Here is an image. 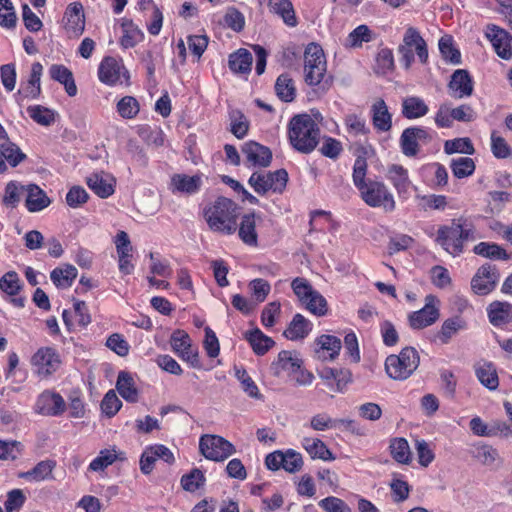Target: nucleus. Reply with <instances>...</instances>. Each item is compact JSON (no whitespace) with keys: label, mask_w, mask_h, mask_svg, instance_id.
I'll return each instance as SVG.
<instances>
[{"label":"nucleus","mask_w":512,"mask_h":512,"mask_svg":"<svg viewBox=\"0 0 512 512\" xmlns=\"http://www.w3.org/2000/svg\"><path fill=\"white\" fill-rule=\"evenodd\" d=\"M205 220L213 232L232 235L238 227V206L231 199L219 197L205 209Z\"/></svg>","instance_id":"1"},{"label":"nucleus","mask_w":512,"mask_h":512,"mask_svg":"<svg viewBox=\"0 0 512 512\" xmlns=\"http://www.w3.org/2000/svg\"><path fill=\"white\" fill-rule=\"evenodd\" d=\"M288 136L291 145L297 151L308 154L318 145L320 128L308 114H299L292 117L288 125Z\"/></svg>","instance_id":"2"},{"label":"nucleus","mask_w":512,"mask_h":512,"mask_svg":"<svg viewBox=\"0 0 512 512\" xmlns=\"http://www.w3.org/2000/svg\"><path fill=\"white\" fill-rule=\"evenodd\" d=\"M473 239L474 226L462 217L453 219L450 225L441 226L436 237L437 243L453 256L461 254L464 242Z\"/></svg>","instance_id":"3"},{"label":"nucleus","mask_w":512,"mask_h":512,"mask_svg":"<svg viewBox=\"0 0 512 512\" xmlns=\"http://www.w3.org/2000/svg\"><path fill=\"white\" fill-rule=\"evenodd\" d=\"M327 62L323 49L316 43H310L304 52V80L309 86L320 85L323 91H327L333 77L326 76Z\"/></svg>","instance_id":"4"},{"label":"nucleus","mask_w":512,"mask_h":512,"mask_svg":"<svg viewBox=\"0 0 512 512\" xmlns=\"http://www.w3.org/2000/svg\"><path fill=\"white\" fill-rule=\"evenodd\" d=\"M420 357L413 347H405L398 355H389L385 360L387 375L393 380H406L418 368Z\"/></svg>","instance_id":"5"},{"label":"nucleus","mask_w":512,"mask_h":512,"mask_svg":"<svg viewBox=\"0 0 512 512\" xmlns=\"http://www.w3.org/2000/svg\"><path fill=\"white\" fill-rule=\"evenodd\" d=\"M288 182V173L285 169H279L274 172L257 171L254 172L249 180V185L259 195H265L267 192L282 193Z\"/></svg>","instance_id":"6"},{"label":"nucleus","mask_w":512,"mask_h":512,"mask_svg":"<svg viewBox=\"0 0 512 512\" xmlns=\"http://www.w3.org/2000/svg\"><path fill=\"white\" fill-rule=\"evenodd\" d=\"M361 198L370 207H382L391 212L395 209V200L386 185L380 181H368L360 190Z\"/></svg>","instance_id":"7"},{"label":"nucleus","mask_w":512,"mask_h":512,"mask_svg":"<svg viewBox=\"0 0 512 512\" xmlns=\"http://www.w3.org/2000/svg\"><path fill=\"white\" fill-rule=\"evenodd\" d=\"M201 454L208 460L220 462L235 453V447L218 435H203L199 440Z\"/></svg>","instance_id":"8"},{"label":"nucleus","mask_w":512,"mask_h":512,"mask_svg":"<svg viewBox=\"0 0 512 512\" xmlns=\"http://www.w3.org/2000/svg\"><path fill=\"white\" fill-rule=\"evenodd\" d=\"M439 316V300L436 296L429 294L425 297V306L409 315V325L413 329H423L434 324Z\"/></svg>","instance_id":"9"},{"label":"nucleus","mask_w":512,"mask_h":512,"mask_svg":"<svg viewBox=\"0 0 512 512\" xmlns=\"http://www.w3.org/2000/svg\"><path fill=\"white\" fill-rule=\"evenodd\" d=\"M31 363L39 376L47 377L56 372L61 360L54 348L42 347L32 356Z\"/></svg>","instance_id":"10"},{"label":"nucleus","mask_w":512,"mask_h":512,"mask_svg":"<svg viewBox=\"0 0 512 512\" xmlns=\"http://www.w3.org/2000/svg\"><path fill=\"white\" fill-rule=\"evenodd\" d=\"M499 272L494 265H482L471 280V287L478 295H487L492 292L498 281Z\"/></svg>","instance_id":"11"},{"label":"nucleus","mask_w":512,"mask_h":512,"mask_svg":"<svg viewBox=\"0 0 512 512\" xmlns=\"http://www.w3.org/2000/svg\"><path fill=\"white\" fill-rule=\"evenodd\" d=\"M66 410L63 397L56 392L45 390L37 398L35 411L45 416H59Z\"/></svg>","instance_id":"12"},{"label":"nucleus","mask_w":512,"mask_h":512,"mask_svg":"<svg viewBox=\"0 0 512 512\" xmlns=\"http://www.w3.org/2000/svg\"><path fill=\"white\" fill-rule=\"evenodd\" d=\"M431 140L428 131L422 127L406 128L400 137L402 153L407 157H414L419 152V142L427 143Z\"/></svg>","instance_id":"13"},{"label":"nucleus","mask_w":512,"mask_h":512,"mask_svg":"<svg viewBox=\"0 0 512 512\" xmlns=\"http://www.w3.org/2000/svg\"><path fill=\"white\" fill-rule=\"evenodd\" d=\"M65 29L70 38H77L85 30L84 8L80 2H73L68 5L65 12Z\"/></svg>","instance_id":"14"},{"label":"nucleus","mask_w":512,"mask_h":512,"mask_svg":"<svg viewBox=\"0 0 512 512\" xmlns=\"http://www.w3.org/2000/svg\"><path fill=\"white\" fill-rule=\"evenodd\" d=\"M262 220L255 212L244 214L237 227L238 236L241 241L250 247L258 246L257 223Z\"/></svg>","instance_id":"15"},{"label":"nucleus","mask_w":512,"mask_h":512,"mask_svg":"<svg viewBox=\"0 0 512 512\" xmlns=\"http://www.w3.org/2000/svg\"><path fill=\"white\" fill-rule=\"evenodd\" d=\"M450 95L455 99L469 97L473 93V81L467 70L458 69L451 75L448 84Z\"/></svg>","instance_id":"16"},{"label":"nucleus","mask_w":512,"mask_h":512,"mask_svg":"<svg viewBox=\"0 0 512 512\" xmlns=\"http://www.w3.org/2000/svg\"><path fill=\"white\" fill-rule=\"evenodd\" d=\"M247 162L252 166L267 167L272 160L271 150L255 141H249L242 147Z\"/></svg>","instance_id":"17"},{"label":"nucleus","mask_w":512,"mask_h":512,"mask_svg":"<svg viewBox=\"0 0 512 512\" xmlns=\"http://www.w3.org/2000/svg\"><path fill=\"white\" fill-rule=\"evenodd\" d=\"M487 37L490 38L499 57L505 60L512 58V36L506 30L493 26Z\"/></svg>","instance_id":"18"},{"label":"nucleus","mask_w":512,"mask_h":512,"mask_svg":"<svg viewBox=\"0 0 512 512\" xmlns=\"http://www.w3.org/2000/svg\"><path fill=\"white\" fill-rule=\"evenodd\" d=\"M315 353L318 359L334 360L338 355L342 347L341 340L333 335H321L316 339Z\"/></svg>","instance_id":"19"},{"label":"nucleus","mask_w":512,"mask_h":512,"mask_svg":"<svg viewBox=\"0 0 512 512\" xmlns=\"http://www.w3.org/2000/svg\"><path fill=\"white\" fill-rule=\"evenodd\" d=\"M21 190L27 192L25 206L29 212H39L51 204L45 191L35 184L21 186Z\"/></svg>","instance_id":"20"},{"label":"nucleus","mask_w":512,"mask_h":512,"mask_svg":"<svg viewBox=\"0 0 512 512\" xmlns=\"http://www.w3.org/2000/svg\"><path fill=\"white\" fill-rule=\"evenodd\" d=\"M387 179L393 185L399 196L406 195L412 183L409 179L408 170L399 164L388 166Z\"/></svg>","instance_id":"21"},{"label":"nucleus","mask_w":512,"mask_h":512,"mask_svg":"<svg viewBox=\"0 0 512 512\" xmlns=\"http://www.w3.org/2000/svg\"><path fill=\"white\" fill-rule=\"evenodd\" d=\"M86 183L101 198H107L114 193V178L104 172L91 174Z\"/></svg>","instance_id":"22"},{"label":"nucleus","mask_w":512,"mask_h":512,"mask_svg":"<svg viewBox=\"0 0 512 512\" xmlns=\"http://www.w3.org/2000/svg\"><path fill=\"white\" fill-rule=\"evenodd\" d=\"M372 123L374 128L380 132H387L392 128V115L383 99L376 100L372 107Z\"/></svg>","instance_id":"23"},{"label":"nucleus","mask_w":512,"mask_h":512,"mask_svg":"<svg viewBox=\"0 0 512 512\" xmlns=\"http://www.w3.org/2000/svg\"><path fill=\"white\" fill-rule=\"evenodd\" d=\"M487 310L493 326L501 327L512 322V304L508 302L494 301Z\"/></svg>","instance_id":"24"},{"label":"nucleus","mask_w":512,"mask_h":512,"mask_svg":"<svg viewBox=\"0 0 512 512\" xmlns=\"http://www.w3.org/2000/svg\"><path fill=\"white\" fill-rule=\"evenodd\" d=\"M116 389L121 397L130 403H136L139 392L132 375L126 371H120L117 377Z\"/></svg>","instance_id":"25"},{"label":"nucleus","mask_w":512,"mask_h":512,"mask_svg":"<svg viewBox=\"0 0 512 512\" xmlns=\"http://www.w3.org/2000/svg\"><path fill=\"white\" fill-rule=\"evenodd\" d=\"M121 64L113 57H105L98 68V77L102 83L113 85L120 79Z\"/></svg>","instance_id":"26"},{"label":"nucleus","mask_w":512,"mask_h":512,"mask_svg":"<svg viewBox=\"0 0 512 512\" xmlns=\"http://www.w3.org/2000/svg\"><path fill=\"white\" fill-rule=\"evenodd\" d=\"M43 66L39 62H35L31 66L30 77L25 85H22L18 93L24 98L35 99L40 95V78L42 75Z\"/></svg>","instance_id":"27"},{"label":"nucleus","mask_w":512,"mask_h":512,"mask_svg":"<svg viewBox=\"0 0 512 512\" xmlns=\"http://www.w3.org/2000/svg\"><path fill=\"white\" fill-rule=\"evenodd\" d=\"M56 467V462L53 460H43L36 464L34 468L26 472H20L19 478L28 481L40 482L47 479H53L52 472Z\"/></svg>","instance_id":"28"},{"label":"nucleus","mask_w":512,"mask_h":512,"mask_svg":"<svg viewBox=\"0 0 512 512\" xmlns=\"http://www.w3.org/2000/svg\"><path fill=\"white\" fill-rule=\"evenodd\" d=\"M409 48L415 47L416 54L422 63H426L428 59L427 45L420 33L414 28L409 27L403 37V43Z\"/></svg>","instance_id":"29"},{"label":"nucleus","mask_w":512,"mask_h":512,"mask_svg":"<svg viewBox=\"0 0 512 512\" xmlns=\"http://www.w3.org/2000/svg\"><path fill=\"white\" fill-rule=\"evenodd\" d=\"M245 337L257 355L266 354L275 344L274 340L265 335L259 328L247 332Z\"/></svg>","instance_id":"30"},{"label":"nucleus","mask_w":512,"mask_h":512,"mask_svg":"<svg viewBox=\"0 0 512 512\" xmlns=\"http://www.w3.org/2000/svg\"><path fill=\"white\" fill-rule=\"evenodd\" d=\"M311 331L310 322L301 314H296L283 335L289 340L305 338Z\"/></svg>","instance_id":"31"},{"label":"nucleus","mask_w":512,"mask_h":512,"mask_svg":"<svg viewBox=\"0 0 512 512\" xmlns=\"http://www.w3.org/2000/svg\"><path fill=\"white\" fill-rule=\"evenodd\" d=\"M300 366H302L301 359L294 357L292 352L283 350L278 354L277 361L272 363L271 369L274 375L279 376L283 370L292 373L299 370Z\"/></svg>","instance_id":"32"},{"label":"nucleus","mask_w":512,"mask_h":512,"mask_svg":"<svg viewBox=\"0 0 512 512\" xmlns=\"http://www.w3.org/2000/svg\"><path fill=\"white\" fill-rule=\"evenodd\" d=\"M201 182V176L199 175L175 174L171 178L173 190L187 194L196 193L200 189Z\"/></svg>","instance_id":"33"},{"label":"nucleus","mask_w":512,"mask_h":512,"mask_svg":"<svg viewBox=\"0 0 512 512\" xmlns=\"http://www.w3.org/2000/svg\"><path fill=\"white\" fill-rule=\"evenodd\" d=\"M465 321L460 317H453L446 319L440 331L435 335V341H439L441 344H448L453 336H455L458 331L465 328Z\"/></svg>","instance_id":"34"},{"label":"nucleus","mask_w":512,"mask_h":512,"mask_svg":"<svg viewBox=\"0 0 512 512\" xmlns=\"http://www.w3.org/2000/svg\"><path fill=\"white\" fill-rule=\"evenodd\" d=\"M429 111L428 106L419 97H407L402 102V114L407 119H416L425 116Z\"/></svg>","instance_id":"35"},{"label":"nucleus","mask_w":512,"mask_h":512,"mask_svg":"<svg viewBox=\"0 0 512 512\" xmlns=\"http://www.w3.org/2000/svg\"><path fill=\"white\" fill-rule=\"evenodd\" d=\"M252 54L241 48L229 56V68L235 73H248L251 71Z\"/></svg>","instance_id":"36"},{"label":"nucleus","mask_w":512,"mask_h":512,"mask_svg":"<svg viewBox=\"0 0 512 512\" xmlns=\"http://www.w3.org/2000/svg\"><path fill=\"white\" fill-rule=\"evenodd\" d=\"M303 447L313 459L318 458L324 461L335 459L332 452L320 439L304 438Z\"/></svg>","instance_id":"37"},{"label":"nucleus","mask_w":512,"mask_h":512,"mask_svg":"<svg viewBox=\"0 0 512 512\" xmlns=\"http://www.w3.org/2000/svg\"><path fill=\"white\" fill-rule=\"evenodd\" d=\"M392 458L400 464H409L412 460V454L409 443L405 438H394L389 445Z\"/></svg>","instance_id":"38"},{"label":"nucleus","mask_w":512,"mask_h":512,"mask_svg":"<svg viewBox=\"0 0 512 512\" xmlns=\"http://www.w3.org/2000/svg\"><path fill=\"white\" fill-rule=\"evenodd\" d=\"M475 373L478 380L489 390H496L499 385V379L496 369L491 363H483L476 366Z\"/></svg>","instance_id":"39"},{"label":"nucleus","mask_w":512,"mask_h":512,"mask_svg":"<svg viewBox=\"0 0 512 512\" xmlns=\"http://www.w3.org/2000/svg\"><path fill=\"white\" fill-rule=\"evenodd\" d=\"M3 140L4 142L0 143V152L4 160L12 167L18 166L26 159V154L15 143L11 142L8 137Z\"/></svg>","instance_id":"40"},{"label":"nucleus","mask_w":512,"mask_h":512,"mask_svg":"<svg viewBox=\"0 0 512 512\" xmlns=\"http://www.w3.org/2000/svg\"><path fill=\"white\" fill-rule=\"evenodd\" d=\"M474 253L489 259L508 260L510 256L496 243L480 242L474 246Z\"/></svg>","instance_id":"41"},{"label":"nucleus","mask_w":512,"mask_h":512,"mask_svg":"<svg viewBox=\"0 0 512 512\" xmlns=\"http://www.w3.org/2000/svg\"><path fill=\"white\" fill-rule=\"evenodd\" d=\"M77 277V269L73 265H66L64 268H55L50 278L57 287L68 288Z\"/></svg>","instance_id":"42"},{"label":"nucleus","mask_w":512,"mask_h":512,"mask_svg":"<svg viewBox=\"0 0 512 512\" xmlns=\"http://www.w3.org/2000/svg\"><path fill=\"white\" fill-rule=\"evenodd\" d=\"M122 28L123 35L121 37L120 44L123 48H132L142 41L144 35L132 21H124L122 23Z\"/></svg>","instance_id":"43"},{"label":"nucleus","mask_w":512,"mask_h":512,"mask_svg":"<svg viewBox=\"0 0 512 512\" xmlns=\"http://www.w3.org/2000/svg\"><path fill=\"white\" fill-rule=\"evenodd\" d=\"M277 96L285 101L291 102L295 97V87L292 78L288 74H281L275 83Z\"/></svg>","instance_id":"44"},{"label":"nucleus","mask_w":512,"mask_h":512,"mask_svg":"<svg viewBox=\"0 0 512 512\" xmlns=\"http://www.w3.org/2000/svg\"><path fill=\"white\" fill-rule=\"evenodd\" d=\"M271 11L279 15L286 25L290 27H295L297 25V18L290 0H279L278 2H275Z\"/></svg>","instance_id":"45"},{"label":"nucleus","mask_w":512,"mask_h":512,"mask_svg":"<svg viewBox=\"0 0 512 512\" xmlns=\"http://www.w3.org/2000/svg\"><path fill=\"white\" fill-rule=\"evenodd\" d=\"M452 173L456 178H465L472 175L475 171V162L469 157H459L451 160Z\"/></svg>","instance_id":"46"},{"label":"nucleus","mask_w":512,"mask_h":512,"mask_svg":"<svg viewBox=\"0 0 512 512\" xmlns=\"http://www.w3.org/2000/svg\"><path fill=\"white\" fill-rule=\"evenodd\" d=\"M444 151L446 154L451 155L454 153H463L472 155L475 152L473 144L469 138H456L447 140L444 144Z\"/></svg>","instance_id":"47"},{"label":"nucleus","mask_w":512,"mask_h":512,"mask_svg":"<svg viewBox=\"0 0 512 512\" xmlns=\"http://www.w3.org/2000/svg\"><path fill=\"white\" fill-rule=\"evenodd\" d=\"M27 111L30 117L42 126H50L55 121V113L53 110L41 105L29 106Z\"/></svg>","instance_id":"48"},{"label":"nucleus","mask_w":512,"mask_h":512,"mask_svg":"<svg viewBox=\"0 0 512 512\" xmlns=\"http://www.w3.org/2000/svg\"><path fill=\"white\" fill-rule=\"evenodd\" d=\"M140 111V105L136 98L125 96L117 103V112L124 119H133Z\"/></svg>","instance_id":"49"},{"label":"nucleus","mask_w":512,"mask_h":512,"mask_svg":"<svg viewBox=\"0 0 512 512\" xmlns=\"http://www.w3.org/2000/svg\"><path fill=\"white\" fill-rule=\"evenodd\" d=\"M0 290L9 296H16L21 290V282L15 271H9L0 278Z\"/></svg>","instance_id":"50"},{"label":"nucleus","mask_w":512,"mask_h":512,"mask_svg":"<svg viewBox=\"0 0 512 512\" xmlns=\"http://www.w3.org/2000/svg\"><path fill=\"white\" fill-rule=\"evenodd\" d=\"M394 69L393 52L389 48L381 49L376 56L375 72L385 75Z\"/></svg>","instance_id":"51"},{"label":"nucleus","mask_w":512,"mask_h":512,"mask_svg":"<svg viewBox=\"0 0 512 512\" xmlns=\"http://www.w3.org/2000/svg\"><path fill=\"white\" fill-rule=\"evenodd\" d=\"M205 483V476L201 470L195 468L190 473L181 477V485L184 490L195 492Z\"/></svg>","instance_id":"52"},{"label":"nucleus","mask_w":512,"mask_h":512,"mask_svg":"<svg viewBox=\"0 0 512 512\" xmlns=\"http://www.w3.org/2000/svg\"><path fill=\"white\" fill-rule=\"evenodd\" d=\"M304 305L316 316H324L328 311L326 299L317 290L304 302Z\"/></svg>","instance_id":"53"},{"label":"nucleus","mask_w":512,"mask_h":512,"mask_svg":"<svg viewBox=\"0 0 512 512\" xmlns=\"http://www.w3.org/2000/svg\"><path fill=\"white\" fill-rule=\"evenodd\" d=\"M117 458L116 450H101L99 455L90 463L89 469L91 471H102L109 465L113 464Z\"/></svg>","instance_id":"54"},{"label":"nucleus","mask_w":512,"mask_h":512,"mask_svg":"<svg viewBox=\"0 0 512 512\" xmlns=\"http://www.w3.org/2000/svg\"><path fill=\"white\" fill-rule=\"evenodd\" d=\"M122 407V402L117 397L114 390H109L102 402H101V410L102 412L109 418L116 415V413L120 410Z\"/></svg>","instance_id":"55"},{"label":"nucleus","mask_w":512,"mask_h":512,"mask_svg":"<svg viewBox=\"0 0 512 512\" xmlns=\"http://www.w3.org/2000/svg\"><path fill=\"white\" fill-rule=\"evenodd\" d=\"M439 50L446 60H449L453 64L460 63V52L454 48L451 37L444 36L440 39Z\"/></svg>","instance_id":"56"},{"label":"nucleus","mask_w":512,"mask_h":512,"mask_svg":"<svg viewBox=\"0 0 512 512\" xmlns=\"http://www.w3.org/2000/svg\"><path fill=\"white\" fill-rule=\"evenodd\" d=\"M291 287L302 304L315 292V289L308 280L301 277L295 278L291 283Z\"/></svg>","instance_id":"57"},{"label":"nucleus","mask_w":512,"mask_h":512,"mask_svg":"<svg viewBox=\"0 0 512 512\" xmlns=\"http://www.w3.org/2000/svg\"><path fill=\"white\" fill-rule=\"evenodd\" d=\"M366 173V159L364 157H357L353 167V182L359 191L368 184V182L365 181Z\"/></svg>","instance_id":"58"},{"label":"nucleus","mask_w":512,"mask_h":512,"mask_svg":"<svg viewBox=\"0 0 512 512\" xmlns=\"http://www.w3.org/2000/svg\"><path fill=\"white\" fill-rule=\"evenodd\" d=\"M22 450V444L18 441L0 440V460H15Z\"/></svg>","instance_id":"59"},{"label":"nucleus","mask_w":512,"mask_h":512,"mask_svg":"<svg viewBox=\"0 0 512 512\" xmlns=\"http://www.w3.org/2000/svg\"><path fill=\"white\" fill-rule=\"evenodd\" d=\"M318 504L326 512H352L347 503L334 496L326 497L320 500Z\"/></svg>","instance_id":"60"},{"label":"nucleus","mask_w":512,"mask_h":512,"mask_svg":"<svg viewBox=\"0 0 512 512\" xmlns=\"http://www.w3.org/2000/svg\"><path fill=\"white\" fill-rule=\"evenodd\" d=\"M303 459L300 453L289 449L284 452L283 469L289 473H295L301 470Z\"/></svg>","instance_id":"61"},{"label":"nucleus","mask_w":512,"mask_h":512,"mask_svg":"<svg viewBox=\"0 0 512 512\" xmlns=\"http://www.w3.org/2000/svg\"><path fill=\"white\" fill-rule=\"evenodd\" d=\"M371 30L367 25L356 27L349 35L348 41L352 47H361L363 42H370Z\"/></svg>","instance_id":"62"},{"label":"nucleus","mask_w":512,"mask_h":512,"mask_svg":"<svg viewBox=\"0 0 512 512\" xmlns=\"http://www.w3.org/2000/svg\"><path fill=\"white\" fill-rule=\"evenodd\" d=\"M89 196L81 186H73L66 194V203L71 208H77L87 202Z\"/></svg>","instance_id":"63"},{"label":"nucleus","mask_w":512,"mask_h":512,"mask_svg":"<svg viewBox=\"0 0 512 512\" xmlns=\"http://www.w3.org/2000/svg\"><path fill=\"white\" fill-rule=\"evenodd\" d=\"M225 24L236 32L243 30L245 19L243 14L236 8L231 7L224 16Z\"/></svg>","instance_id":"64"}]
</instances>
